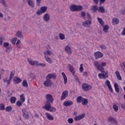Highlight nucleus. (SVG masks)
<instances>
[{"label": "nucleus", "instance_id": "774afa93", "mask_svg": "<svg viewBox=\"0 0 125 125\" xmlns=\"http://www.w3.org/2000/svg\"><path fill=\"white\" fill-rule=\"evenodd\" d=\"M17 48H21V45L16 44Z\"/></svg>", "mask_w": 125, "mask_h": 125}, {"label": "nucleus", "instance_id": "8fccbe9b", "mask_svg": "<svg viewBox=\"0 0 125 125\" xmlns=\"http://www.w3.org/2000/svg\"><path fill=\"white\" fill-rule=\"evenodd\" d=\"M49 16H44L43 17V20L44 21H46V22H47V21H48V20H49Z\"/></svg>", "mask_w": 125, "mask_h": 125}, {"label": "nucleus", "instance_id": "4c0bfd02", "mask_svg": "<svg viewBox=\"0 0 125 125\" xmlns=\"http://www.w3.org/2000/svg\"><path fill=\"white\" fill-rule=\"evenodd\" d=\"M28 2L29 5L31 6V7H34L35 6V4H34V1L32 0H28Z\"/></svg>", "mask_w": 125, "mask_h": 125}, {"label": "nucleus", "instance_id": "423d86ee", "mask_svg": "<svg viewBox=\"0 0 125 125\" xmlns=\"http://www.w3.org/2000/svg\"><path fill=\"white\" fill-rule=\"evenodd\" d=\"M47 10V7L46 6L41 7L40 10H38L37 12V15H41L42 13H44Z\"/></svg>", "mask_w": 125, "mask_h": 125}, {"label": "nucleus", "instance_id": "a211bd4d", "mask_svg": "<svg viewBox=\"0 0 125 125\" xmlns=\"http://www.w3.org/2000/svg\"><path fill=\"white\" fill-rule=\"evenodd\" d=\"M64 50L67 53H68V54H72V49L70 46H66L65 47Z\"/></svg>", "mask_w": 125, "mask_h": 125}, {"label": "nucleus", "instance_id": "2f4dec72", "mask_svg": "<svg viewBox=\"0 0 125 125\" xmlns=\"http://www.w3.org/2000/svg\"><path fill=\"white\" fill-rule=\"evenodd\" d=\"M91 9L92 12H96V11L98 10V7H97V5H94L92 6Z\"/></svg>", "mask_w": 125, "mask_h": 125}, {"label": "nucleus", "instance_id": "0eeeda50", "mask_svg": "<svg viewBox=\"0 0 125 125\" xmlns=\"http://www.w3.org/2000/svg\"><path fill=\"white\" fill-rule=\"evenodd\" d=\"M21 111L23 118H24L25 120H28V119H29V112L28 110H27L26 108H23Z\"/></svg>", "mask_w": 125, "mask_h": 125}, {"label": "nucleus", "instance_id": "338daca9", "mask_svg": "<svg viewBox=\"0 0 125 125\" xmlns=\"http://www.w3.org/2000/svg\"><path fill=\"white\" fill-rule=\"evenodd\" d=\"M30 77H31V78H32V79H34L35 78V75H34V74H33V73L31 74Z\"/></svg>", "mask_w": 125, "mask_h": 125}, {"label": "nucleus", "instance_id": "de8ad7c7", "mask_svg": "<svg viewBox=\"0 0 125 125\" xmlns=\"http://www.w3.org/2000/svg\"><path fill=\"white\" fill-rule=\"evenodd\" d=\"M67 122L68 124H73V123H74V120L72 118H68Z\"/></svg>", "mask_w": 125, "mask_h": 125}, {"label": "nucleus", "instance_id": "c9c22d12", "mask_svg": "<svg viewBox=\"0 0 125 125\" xmlns=\"http://www.w3.org/2000/svg\"><path fill=\"white\" fill-rule=\"evenodd\" d=\"M22 85L24 87H28V82H27V81L26 80H24L23 81Z\"/></svg>", "mask_w": 125, "mask_h": 125}, {"label": "nucleus", "instance_id": "f3484780", "mask_svg": "<svg viewBox=\"0 0 125 125\" xmlns=\"http://www.w3.org/2000/svg\"><path fill=\"white\" fill-rule=\"evenodd\" d=\"M45 115L47 119H48L49 121H53V120H54V118L53 117V116H51V114H50V113L48 112H46L45 113Z\"/></svg>", "mask_w": 125, "mask_h": 125}, {"label": "nucleus", "instance_id": "7ed1b4c3", "mask_svg": "<svg viewBox=\"0 0 125 125\" xmlns=\"http://www.w3.org/2000/svg\"><path fill=\"white\" fill-rule=\"evenodd\" d=\"M44 54L45 55L46 61L48 63H50V64L52 63V60L48 58V56L52 54V52H51V51H50V50H47L46 52H44Z\"/></svg>", "mask_w": 125, "mask_h": 125}, {"label": "nucleus", "instance_id": "bf43d9fd", "mask_svg": "<svg viewBox=\"0 0 125 125\" xmlns=\"http://www.w3.org/2000/svg\"><path fill=\"white\" fill-rule=\"evenodd\" d=\"M81 16H85V12L82 11L81 12Z\"/></svg>", "mask_w": 125, "mask_h": 125}, {"label": "nucleus", "instance_id": "603ef678", "mask_svg": "<svg viewBox=\"0 0 125 125\" xmlns=\"http://www.w3.org/2000/svg\"><path fill=\"white\" fill-rule=\"evenodd\" d=\"M12 80V78H9V79L7 80V84L9 85L10 84V83H11V80Z\"/></svg>", "mask_w": 125, "mask_h": 125}, {"label": "nucleus", "instance_id": "3c124183", "mask_svg": "<svg viewBox=\"0 0 125 125\" xmlns=\"http://www.w3.org/2000/svg\"><path fill=\"white\" fill-rule=\"evenodd\" d=\"M37 1V6H40L41 3L42 2V0H36Z\"/></svg>", "mask_w": 125, "mask_h": 125}, {"label": "nucleus", "instance_id": "6ab92c4d", "mask_svg": "<svg viewBox=\"0 0 125 125\" xmlns=\"http://www.w3.org/2000/svg\"><path fill=\"white\" fill-rule=\"evenodd\" d=\"M83 25L84 27H89L91 25V21H86L84 22H83Z\"/></svg>", "mask_w": 125, "mask_h": 125}, {"label": "nucleus", "instance_id": "473e14b6", "mask_svg": "<svg viewBox=\"0 0 125 125\" xmlns=\"http://www.w3.org/2000/svg\"><path fill=\"white\" fill-rule=\"evenodd\" d=\"M103 31L104 33H107L108 30H109V26L107 25H104L103 26Z\"/></svg>", "mask_w": 125, "mask_h": 125}, {"label": "nucleus", "instance_id": "f704fd0d", "mask_svg": "<svg viewBox=\"0 0 125 125\" xmlns=\"http://www.w3.org/2000/svg\"><path fill=\"white\" fill-rule=\"evenodd\" d=\"M98 21H99V23H100V24L101 25V26L102 27H103V26H104L105 23L104 22V21H103L102 20V19H101L100 18H98Z\"/></svg>", "mask_w": 125, "mask_h": 125}, {"label": "nucleus", "instance_id": "72a5a7b5", "mask_svg": "<svg viewBox=\"0 0 125 125\" xmlns=\"http://www.w3.org/2000/svg\"><path fill=\"white\" fill-rule=\"evenodd\" d=\"M6 112H11L12 111V107L11 106H7L5 108Z\"/></svg>", "mask_w": 125, "mask_h": 125}, {"label": "nucleus", "instance_id": "a18cd8bd", "mask_svg": "<svg viewBox=\"0 0 125 125\" xmlns=\"http://www.w3.org/2000/svg\"><path fill=\"white\" fill-rule=\"evenodd\" d=\"M50 112H53V113L56 112V108L54 107L51 106L49 110Z\"/></svg>", "mask_w": 125, "mask_h": 125}, {"label": "nucleus", "instance_id": "f03ea898", "mask_svg": "<svg viewBox=\"0 0 125 125\" xmlns=\"http://www.w3.org/2000/svg\"><path fill=\"white\" fill-rule=\"evenodd\" d=\"M28 62H29L31 66H41V67H45V64L44 63H40L38 61H33L31 59H28Z\"/></svg>", "mask_w": 125, "mask_h": 125}, {"label": "nucleus", "instance_id": "5701e85b", "mask_svg": "<svg viewBox=\"0 0 125 125\" xmlns=\"http://www.w3.org/2000/svg\"><path fill=\"white\" fill-rule=\"evenodd\" d=\"M119 22L120 20H119V19L115 18L112 19L113 25H117V24H119Z\"/></svg>", "mask_w": 125, "mask_h": 125}, {"label": "nucleus", "instance_id": "bb28decb", "mask_svg": "<svg viewBox=\"0 0 125 125\" xmlns=\"http://www.w3.org/2000/svg\"><path fill=\"white\" fill-rule=\"evenodd\" d=\"M98 11L101 13H104L105 12V9L103 6H100L99 8H98Z\"/></svg>", "mask_w": 125, "mask_h": 125}, {"label": "nucleus", "instance_id": "39448f33", "mask_svg": "<svg viewBox=\"0 0 125 125\" xmlns=\"http://www.w3.org/2000/svg\"><path fill=\"white\" fill-rule=\"evenodd\" d=\"M82 88L84 91H88L92 88V86L86 83H84L82 84Z\"/></svg>", "mask_w": 125, "mask_h": 125}, {"label": "nucleus", "instance_id": "864d4df0", "mask_svg": "<svg viewBox=\"0 0 125 125\" xmlns=\"http://www.w3.org/2000/svg\"><path fill=\"white\" fill-rule=\"evenodd\" d=\"M8 45H9V43H8V42H4L3 43L4 47H7V46H8Z\"/></svg>", "mask_w": 125, "mask_h": 125}, {"label": "nucleus", "instance_id": "ddd939ff", "mask_svg": "<svg viewBox=\"0 0 125 125\" xmlns=\"http://www.w3.org/2000/svg\"><path fill=\"white\" fill-rule=\"evenodd\" d=\"M13 81L15 84H17L18 83H21V82H22V79H21V78L17 76H16L13 78Z\"/></svg>", "mask_w": 125, "mask_h": 125}, {"label": "nucleus", "instance_id": "0e129e2a", "mask_svg": "<svg viewBox=\"0 0 125 125\" xmlns=\"http://www.w3.org/2000/svg\"><path fill=\"white\" fill-rule=\"evenodd\" d=\"M21 42V41L20 40H18L16 42V44H20V43Z\"/></svg>", "mask_w": 125, "mask_h": 125}, {"label": "nucleus", "instance_id": "79ce46f5", "mask_svg": "<svg viewBox=\"0 0 125 125\" xmlns=\"http://www.w3.org/2000/svg\"><path fill=\"white\" fill-rule=\"evenodd\" d=\"M5 109V106L3 104H0V110L1 111H4Z\"/></svg>", "mask_w": 125, "mask_h": 125}, {"label": "nucleus", "instance_id": "6e6d98bb", "mask_svg": "<svg viewBox=\"0 0 125 125\" xmlns=\"http://www.w3.org/2000/svg\"><path fill=\"white\" fill-rule=\"evenodd\" d=\"M122 36H125V27L123 29L122 32H121Z\"/></svg>", "mask_w": 125, "mask_h": 125}, {"label": "nucleus", "instance_id": "5fc2aeb1", "mask_svg": "<svg viewBox=\"0 0 125 125\" xmlns=\"http://www.w3.org/2000/svg\"><path fill=\"white\" fill-rule=\"evenodd\" d=\"M101 48L102 49H107V47H106V46H105V45H102L101 46Z\"/></svg>", "mask_w": 125, "mask_h": 125}, {"label": "nucleus", "instance_id": "c85d7f7f", "mask_svg": "<svg viewBox=\"0 0 125 125\" xmlns=\"http://www.w3.org/2000/svg\"><path fill=\"white\" fill-rule=\"evenodd\" d=\"M115 75L117 76V78L119 81H122V76H121V74H120V72L116 71L115 72Z\"/></svg>", "mask_w": 125, "mask_h": 125}, {"label": "nucleus", "instance_id": "7c9ffc66", "mask_svg": "<svg viewBox=\"0 0 125 125\" xmlns=\"http://www.w3.org/2000/svg\"><path fill=\"white\" fill-rule=\"evenodd\" d=\"M16 97H12L10 99V101L11 104H14L16 102Z\"/></svg>", "mask_w": 125, "mask_h": 125}, {"label": "nucleus", "instance_id": "e2e57ef3", "mask_svg": "<svg viewBox=\"0 0 125 125\" xmlns=\"http://www.w3.org/2000/svg\"><path fill=\"white\" fill-rule=\"evenodd\" d=\"M99 0H94L93 2L95 3V4H98V1Z\"/></svg>", "mask_w": 125, "mask_h": 125}, {"label": "nucleus", "instance_id": "c03bdc74", "mask_svg": "<svg viewBox=\"0 0 125 125\" xmlns=\"http://www.w3.org/2000/svg\"><path fill=\"white\" fill-rule=\"evenodd\" d=\"M113 108L115 112H117V111H118L119 110V106H118L117 104H114L113 105Z\"/></svg>", "mask_w": 125, "mask_h": 125}, {"label": "nucleus", "instance_id": "69168bd1", "mask_svg": "<svg viewBox=\"0 0 125 125\" xmlns=\"http://www.w3.org/2000/svg\"><path fill=\"white\" fill-rule=\"evenodd\" d=\"M83 76H85V77H87V72H84L83 73Z\"/></svg>", "mask_w": 125, "mask_h": 125}, {"label": "nucleus", "instance_id": "49530a36", "mask_svg": "<svg viewBox=\"0 0 125 125\" xmlns=\"http://www.w3.org/2000/svg\"><path fill=\"white\" fill-rule=\"evenodd\" d=\"M80 70V72L81 73H83V64H81L80 65V67L79 68Z\"/></svg>", "mask_w": 125, "mask_h": 125}, {"label": "nucleus", "instance_id": "ea45409f", "mask_svg": "<svg viewBox=\"0 0 125 125\" xmlns=\"http://www.w3.org/2000/svg\"><path fill=\"white\" fill-rule=\"evenodd\" d=\"M59 38L61 41H63V40H65V35L62 33H60L59 35Z\"/></svg>", "mask_w": 125, "mask_h": 125}, {"label": "nucleus", "instance_id": "a19ab883", "mask_svg": "<svg viewBox=\"0 0 125 125\" xmlns=\"http://www.w3.org/2000/svg\"><path fill=\"white\" fill-rule=\"evenodd\" d=\"M24 103H22V102L21 101H18L16 102V105L18 106V107H21L22 106V104H23Z\"/></svg>", "mask_w": 125, "mask_h": 125}, {"label": "nucleus", "instance_id": "1a4fd4ad", "mask_svg": "<svg viewBox=\"0 0 125 125\" xmlns=\"http://www.w3.org/2000/svg\"><path fill=\"white\" fill-rule=\"evenodd\" d=\"M51 107V104H50V103L48 101H46L45 105L42 106V109H44L46 111H49Z\"/></svg>", "mask_w": 125, "mask_h": 125}, {"label": "nucleus", "instance_id": "cd10ccee", "mask_svg": "<svg viewBox=\"0 0 125 125\" xmlns=\"http://www.w3.org/2000/svg\"><path fill=\"white\" fill-rule=\"evenodd\" d=\"M16 36L17 37V38H19V39H22V38H23L22 32H21L20 31H19L17 32Z\"/></svg>", "mask_w": 125, "mask_h": 125}, {"label": "nucleus", "instance_id": "58836bf2", "mask_svg": "<svg viewBox=\"0 0 125 125\" xmlns=\"http://www.w3.org/2000/svg\"><path fill=\"white\" fill-rule=\"evenodd\" d=\"M3 41H4V36L3 35H1L0 36V45H2Z\"/></svg>", "mask_w": 125, "mask_h": 125}, {"label": "nucleus", "instance_id": "680f3d73", "mask_svg": "<svg viewBox=\"0 0 125 125\" xmlns=\"http://www.w3.org/2000/svg\"><path fill=\"white\" fill-rule=\"evenodd\" d=\"M121 107L123 109L125 110V104H123L121 105Z\"/></svg>", "mask_w": 125, "mask_h": 125}, {"label": "nucleus", "instance_id": "a878e982", "mask_svg": "<svg viewBox=\"0 0 125 125\" xmlns=\"http://www.w3.org/2000/svg\"><path fill=\"white\" fill-rule=\"evenodd\" d=\"M20 100L22 102V103H24L26 100V98H25V96L24 94H21L20 95Z\"/></svg>", "mask_w": 125, "mask_h": 125}, {"label": "nucleus", "instance_id": "4be33fe9", "mask_svg": "<svg viewBox=\"0 0 125 125\" xmlns=\"http://www.w3.org/2000/svg\"><path fill=\"white\" fill-rule=\"evenodd\" d=\"M108 120L109 123H112V124H116V123H117V121H116V119L110 116L108 117Z\"/></svg>", "mask_w": 125, "mask_h": 125}, {"label": "nucleus", "instance_id": "052dcab7", "mask_svg": "<svg viewBox=\"0 0 125 125\" xmlns=\"http://www.w3.org/2000/svg\"><path fill=\"white\" fill-rule=\"evenodd\" d=\"M106 1V0H100V4H102V3H104Z\"/></svg>", "mask_w": 125, "mask_h": 125}, {"label": "nucleus", "instance_id": "13d9d810", "mask_svg": "<svg viewBox=\"0 0 125 125\" xmlns=\"http://www.w3.org/2000/svg\"><path fill=\"white\" fill-rule=\"evenodd\" d=\"M0 2H1V3H2L3 5H5V1H4V0H0Z\"/></svg>", "mask_w": 125, "mask_h": 125}, {"label": "nucleus", "instance_id": "37998d69", "mask_svg": "<svg viewBox=\"0 0 125 125\" xmlns=\"http://www.w3.org/2000/svg\"><path fill=\"white\" fill-rule=\"evenodd\" d=\"M15 74V71H14V70H12L10 72V74L9 78L10 79H12V78H13L14 77V74Z\"/></svg>", "mask_w": 125, "mask_h": 125}, {"label": "nucleus", "instance_id": "393cba45", "mask_svg": "<svg viewBox=\"0 0 125 125\" xmlns=\"http://www.w3.org/2000/svg\"><path fill=\"white\" fill-rule=\"evenodd\" d=\"M68 68L69 69V71L73 75L75 74V69L74 68V67H73L70 64H68Z\"/></svg>", "mask_w": 125, "mask_h": 125}, {"label": "nucleus", "instance_id": "aec40b11", "mask_svg": "<svg viewBox=\"0 0 125 125\" xmlns=\"http://www.w3.org/2000/svg\"><path fill=\"white\" fill-rule=\"evenodd\" d=\"M63 105H64V106H65V107L67 106H70L72 105H73V102L71 101H65L63 103Z\"/></svg>", "mask_w": 125, "mask_h": 125}, {"label": "nucleus", "instance_id": "9b49d317", "mask_svg": "<svg viewBox=\"0 0 125 125\" xmlns=\"http://www.w3.org/2000/svg\"><path fill=\"white\" fill-rule=\"evenodd\" d=\"M68 94H69V91L65 90L64 91L62 94V96L61 97V100H64L67 98V97L68 96Z\"/></svg>", "mask_w": 125, "mask_h": 125}, {"label": "nucleus", "instance_id": "4468645a", "mask_svg": "<svg viewBox=\"0 0 125 125\" xmlns=\"http://www.w3.org/2000/svg\"><path fill=\"white\" fill-rule=\"evenodd\" d=\"M84 117H85V114H84V113H83L82 114L75 116L74 118V120L75 121H80V120L83 119Z\"/></svg>", "mask_w": 125, "mask_h": 125}, {"label": "nucleus", "instance_id": "b1692460", "mask_svg": "<svg viewBox=\"0 0 125 125\" xmlns=\"http://www.w3.org/2000/svg\"><path fill=\"white\" fill-rule=\"evenodd\" d=\"M114 87L116 92H117V93H119V92H120V88H119V85H118V83H115L114 84Z\"/></svg>", "mask_w": 125, "mask_h": 125}, {"label": "nucleus", "instance_id": "f8f14e48", "mask_svg": "<svg viewBox=\"0 0 125 125\" xmlns=\"http://www.w3.org/2000/svg\"><path fill=\"white\" fill-rule=\"evenodd\" d=\"M105 84L106 85V86H107L108 89L110 90V91L112 93L113 92V88H112V85H111V82L108 80L106 81L105 82Z\"/></svg>", "mask_w": 125, "mask_h": 125}, {"label": "nucleus", "instance_id": "412c9836", "mask_svg": "<svg viewBox=\"0 0 125 125\" xmlns=\"http://www.w3.org/2000/svg\"><path fill=\"white\" fill-rule=\"evenodd\" d=\"M62 75L64 80V84H66L68 82V78H67L66 74H65V73L62 72Z\"/></svg>", "mask_w": 125, "mask_h": 125}, {"label": "nucleus", "instance_id": "4d7b16f0", "mask_svg": "<svg viewBox=\"0 0 125 125\" xmlns=\"http://www.w3.org/2000/svg\"><path fill=\"white\" fill-rule=\"evenodd\" d=\"M121 13L122 15H125V10H121Z\"/></svg>", "mask_w": 125, "mask_h": 125}, {"label": "nucleus", "instance_id": "6e6552de", "mask_svg": "<svg viewBox=\"0 0 125 125\" xmlns=\"http://www.w3.org/2000/svg\"><path fill=\"white\" fill-rule=\"evenodd\" d=\"M103 56H104V54L100 51L96 52L94 54V57L95 59H99V58H101L103 57Z\"/></svg>", "mask_w": 125, "mask_h": 125}, {"label": "nucleus", "instance_id": "e433bc0d", "mask_svg": "<svg viewBox=\"0 0 125 125\" xmlns=\"http://www.w3.org/2000/svg\"><path fill=\"white\" fill-rule=\"evenodd\" d=\"M83 99V97H82V96H79V97L76 99L77 102H78V103H82Z\"/></svg>", "mask_w": 125, "mask_h": 125}, {"label": "nucleus", "instance_id": "c756f323", "mask_svg": "<svg viewBox=\"0 0 125 125\" xmlns=\"http://www.w3.org/2000/svg\"><path fill=\"white\" fill-rule=\"evenodd\" d=\"M82 104L84 106H85L86 105H87L88 103V101H87V99L85 98H83L82 100V102H81Z\"/></svg>", "mask_w": 125, "mask_h": 125}, {"label": "nucleus", "instance_id": "20e7f679", "mask_svg": "<svg viewBox=\"0 0 125 125\" xmlns=\"http://www.w3.org/2000/svg\"><path fill=\"white\" fill-rule=\"evenodd\" d=\"M71 11H81L83 10V6L81 5H72L70 6Z\"/></svg>", "mask_w": 125, "mask_h": 125}, {"label": "nucleus", "instance_id": "2eb2a0df", "mask_svg": "<svg viewBox=\"0 0 125 125\" xmlns=\"http://www.w3.org/2000/svg\"><path fill=\"white\" fill-rule=\"evenodd\" d=\"M46 99L47 100V101H48V102H51V103H53V98H52V95L50 94H47L46 95Z\"/></svg>", "mask_w": 125, "mask_h": 125}, {"label": "nucleus", "instance_id": "9d476101", "mask_svg": "<svg viewBox=\"0 0 125 125\" xmlns=\"http://www.w3.org/2000/svg\"><path fill=\"white\" fill-rule=\"evenodd\" d=\"M43 84L45 86H51L52 85V82L50 79L46 78V81L44 82Z\"/></svg>", "mask_w": 125, "mask_h": 125}, {"label": "nucleus", "instance_id": "f257e3e1", "mask_svg": "<svg viewBox=\"0 0 125 125\" xmlns=\"http://www.w3.org/2000/svg\"><path fill=\"white\" fill-rule=\"evenodd\" d=\"M94 65L95 66L97 70L100 71V72H101L102 73L98 74L99 79H103L108 78V72H105V70L104 69V67L107 65V62L95 61Z\"/></svg>", "mask_w": 125, "mask_h": 125}, {"label": "nucleus", "instance_id": "dca6fc26", "mask_svg": "<svg viewBox=\"0 0 125 125\" xmlns=\"http://www.w3.org/2000/svg\"><path fill=\"white\" fill-rule=\"evenodd\" d=\"M46 78L49 79V80H50V79H54V80H55L56 79V74L54 73L49 74L46 76Z\"/></svg>", "mask_w": 125, "mask_h": 125}, {"label": "nucleus", "instance_id": "09e8293b", "mask_svg": "<svg viewBox=\"0 0 125 125\" xmlns=\"http://www.w3.org/2000/svg\"><path fill=\"white\" fill-rule=\"evenodd\" d=\"M17 41V38H14L11 40L12 43L13 44H15V43L16 42V41Z\"/></svg>", "mask_w": 125, "mask_h": 125}]
</instances>
